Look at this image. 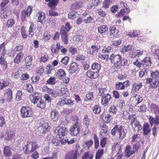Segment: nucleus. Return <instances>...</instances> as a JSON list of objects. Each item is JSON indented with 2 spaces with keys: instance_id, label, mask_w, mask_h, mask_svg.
Masks as SVG:
<instances>
[{
  "instance_id": "ddd939ff",
  "label": "nucleus",
  "mask_w": 159,
  "mask_h": 159,
  "mask_svg": "<svg viewBox=\"0 0 159 159\" xmlns=\"http://www.w3.org/2000/svg\"><path fill=\"white\" fill-rule=\"evenodd\" d=\"M50 128L49 123L46 122H44L39 127L40 132L43 134H44L49 131Z\"/></svg>"
},
{
  "instance_id": "49530a36",
  "label": "nucleus",
  "mask_w": 159,
  "mask_h": 159,
  "mask_svg": "<svg viewBox=\"0 0 159 159\" xmlns=\"http://www.w3.org/2000/svg\"><path fill=\"white\" fill-rule=\"evenodd\" d=\"M142 84L140 83H135L133 85V89L135 91H139L142 87Z\"/></svg>"
},
{
  "instance_id": "4d7b16f0",
  "label": "nucleus",
  "mask_w": 159,
  "mask_h": 159,
  "mask_svg": "<svg viewBox=\"0 0 159 159\" xmlns=\"http://www.w3.org/2000/svg\"><path fill=\"white\" fill-rule=\"evenodd\" d=\"M117 111V109L116 107L115 106H111L109 109V112H111L113 114H116Z\"/></svg>"
},
{
  "instance_id": "c03bdc74",
  "label": "nucleus",
  "mask_w": 159,
  "mask_h": 159,
  "mask_svg": "<svg viewBox=\"0 0 159 159\" xmlns=\"http://www.w3.org/2000/svg\"><path fill=\"white\" fill-rule=\"evenodd\" d=\"M109 30L110 32V34L111 35L113 34V35L117 34L119 32L118 30L113 26L110 27Z\"/></svg>"
},
{
  "instance_id": "58836bf2",
  "label": "nucleus",
  "mask_w": 159,
  "mask_h": 159,
  "mask_svg": "<svg viewBox=\"0 0 159 159\" xmlns=\"http://www.w3.org/2000/svg\"><path fill=\"white\" fill-rule=\"evenodd\" d=\"M4 154L6 156H10L11 154V148L9 146H6L4 149Z\"/></svg>"
},
{
  "instance_id": "2f4dec72",
  "label": "nucleus",
  "mask_w": 159,
  "mask_h": 159,
  "mask_svg": "<svg viewBox=\"0 0 159 159\" xmlns=\"http://www.w3.org/2000/svg\"><path fill=\"white\" fill-rule=\"evenodd\" d=\"M15 136V133L13 131L8 132L7 135L4 137V139L6 140H10Z\"/></svg>"
},
{
  "instance_id": "4be33fe9",
  "label": "nucleus",
  "mask_w": 159,
  "mask_h": 159,
  "mask_svg": "<svg viewBox=\"0 0 159 159\" xmlns=\"http://www.w3.org/2000/svg\"><path fill=\"white\" fill-rule=\"evenodd\" d=\"M31 143V141H28L26 145L23 147V149L26 153L29 154L33 152L31 151L32 146Z\"/></svg>"
},
{
  "instance_id": "8fccbe9b",
  "label": "nucleus",
  "mask_w": 159,
  "mask_h": 159,
  "mask_svg": "<svg viewBox=\"0 0 159 159\" xmlns=\"http://www.w3.org/2000/svg\"><path fill=\"white\" fill-rule=\"evenodd\" d=\"M150 73L151 76L156 79L155 80L159 77V71L157 70L155 71H151Z\"/></svg>"
},
{
  "instance_id": "72a5a7b5",
  "label": "nucleus",
  "mask_w": 159,
  "mask_h": 159,
  "mask_svg": "<svg viewBox=\"0 0 159 159\" xmlns=\"http://www.w3.org/2000/svg\"><path fill=\"white\" fill-rule=\"evenodd\" d=\"M101 65L97 63H94L93 64L92 67V69L95 71V72L98 73L100 70Z\"/></svg>"
},
{
  "instance_id": "6ab92c4d",
  "label": "nucleus",
  "mask_w": 159,
  "mask_h": 159,
  "mask_svg": "<svg viewBox=\"0 0 159 159\" xmlns=\"http://www.w3.org/2000/svg\"><path fill=\"white\" fill-rule=\"evenodd\" d=\"M143 53V50H135L133 52L129 54V57L131 58H134L137 56L139 57L141 56Z\"/></svg>"
},
{
  "instance_id": "f3484780",
  "label": "nucleus",
  "mask_w": 159,
  "mask_h": 159,
  "mask_svg": "<svg viewBox=\"0 0 159 159\" xmlns=\"http://www.w3.org/2000/svg\"><path fill=\"white\" fill-rule=\"evenodd\" d=\"M86 75L90 78L93 79L97 78L99 76L98 73L92 71L90 70L86 72Z\"/></svg>"
},
{
  "instance_id": "f03ea898",
  "label": "nucleus",
  "mask_w": 159,
  "mask_h": 159,
  "mask_svg": "<svg viewBox=\"0 0 159 159\" xmlns=\"http://www.w3.org/2000/svg\"><path fill=\"white\" fill-rule=\"evenodd\" d=\"M117 131L119 134V139H123L125 136V134L123 126L121 125H116L111 130V134L112 135H114Z\"/></svg>"
},
{
  "instance_id": "f8f14e48",
  "label": "nucleus",
  "mask_w": 159,
  "mask_h": 159,
  "mask_svg": "<svg viewBox=\"0 0 159 159\" xmlns=\"http://www.w3.org/2000/svg\"><path fill=\"white\" fill-rule=\"evenodd\" d=\"M111 99V97L109 93H107L102 96L101 99V103L104 106L108 104Z\"/></svg>"
},
{
  "instance_id": "13d9d810",
  "label": "nucleus",
  "mask_w": 159,
  "mask_h": 159,
  "mask_svg": "<svg viewBox=\"0 0 159 159\" xmlns=\"http://www.w3.org/2000/svg\"><path fill=\"white\" fill-rule=\"evenodd\" d=\"M56 78L55 77H50L47 81V83L48 84L54 85L56 83Z\"/></svg>"
},
{
  "instance_id": "473e14b6",
  "label": "nucleus",
  "mask_w": 159,
  "mask_h": 159,
  "mask_svg": "<svg viewBox=\"0 0 159 159\" xmlns=\"http://www.w3.org/2000/svg\"><path fill=\"white\" fill-rule=\"evenodd\" d=\"M103 154V149H99L96 152L95 159H101Z\"/></svg>"
},
{
  "instance_id": "c756f323",
  "label": "nucleus",
  "mask_w": 159,
  "mask_h": 159,
  "mask_svg": "<svg viewBox=\"0 0 159 159\" xmlns=\"http://www.w3.org/2000/svg\"><path fill=\"white\" fill-rule=\"evenodd\" d=\"M143 130L144 135H146L148 134L150 131L149 125L147 123L144 124L143 125Z\"/></svg>"
},
{
  "instance_id": "dca6fc26",
  "label": "nucleus",
  "mask_w": 159,
  "mask_h": 159,
  "mask_svg": "<svg viewBox=\"0 0 159 159\" xmlns=\"http://www.w3.org/2000/svg\"><path fill=\"white\" fill-rule=\"evenodd\" d=\"M141 32L139 30H134L130 32H127L126 33V35L130 38H134L138 36L141 34Z\"/></svg>"
},
{
  "instance_id": "b1692460",
  "label": "nucleus",
  "mask_w": 159,
  "mask_h": 159,
  "mask_svg": "<svg viewBox=\"0 0 159 159\" xmlns=\"http://www.w3.org/2000/svg\"><path fill=\"white\" fill-rule=\"evenodd\" d=\"M51 117L53 121H57L59 117V113L56 110L52 111L51 112Z\"/></svg>"
},
{
  "instance_id": "39448f33",
  "label": "nucleus",
  "mask_w": 159,
  "mask_h": 159,
  "mask_svg": "<svg viewBox=\"0 0 159 159\" xmlns=\"http://www.w3.org/2000/svg\"><path fill=\"white\" fill-rule=\"evenodd\" d=\"M128 119L130 120V124L133 128H137L138 131H139L142 129V126L139 122L136 120L135 115H129Z\"/></svg>"
},
{
  "instance_id": "aec40b11",
  "label": "nucleus",
  "mask_w": 159,
  "mask_h": 159,
  "mask_svg": "<svg viewBox=\"0 0 159 159\" xmlns=\"http://www.w3.org/2000/svg\"><path fill=\"white\" fill-rule=\"evenodd\" d=\"M60 33L62 38V41L66 44H67L68 43V35L67 32L66 31L64 30L63 29L61 30Z\"/></svg>"
},
{
  "instance_id": "0e129e2a",
  "label": "nucleus",
  "mask_w": 159,
  "mask_h": 159,
  "mask_svg": "<svg viewBox=\"0 0 159 159\" xmlns=\"http://www.w3.org/2000/svg\"><path fill=\"white\" fill-rule=\"evenodd\" d=\"M71 27L70 25V24L68 22H67L65 24V27H62L61 28V30L63 29L64 30H65L66 32H67L69 31L71 29Z\"/></svg>"
},
{
  "instance_id": "a19ab883",
  "label": "nucleus",
  "mask_w": 159,
  "mask_h": 159,
  "mask_svg": "<svg viewBox=\"0 0 159 159\" xmlns=\"http://www.w3.org/2000/svg\"><path fill=\"white\" fill-rule=\"evenodd\" d=\"M115 87L116 89L118 90H123L125 89V86L123 83L117 82L115 84Z\"/></svg>"
},
{
  "instance_id": "f704fd0d",
  "label": "nucleus",
  "mask_w": 159,
  "mask_h": 159,
  "mask_svg": "<svg viewBox=\"0 0 159 159\" xmlns=\"http://www.w3.org/2000/svg\"><path fill=\"white\" fill-rule=\"evenodd\" d=\"M61 92L60 95H62L64 97H66L69 96L70 94L69 91L67 89L63 88L60 90Z\"/></svg>"
},
{
  "instance_id": "bb28decb",
  "label": "nucleus",
  "mask_w": 159,
  "mask_h": 159,
  "mask_svg": "<svg viewBox=\"0 0 159 159\" xmlns=\"http://www.w3.org/2000/svg\"><path fill=\"white\" fill-rule=\"evenodd\" d=\"M149 120L150 124L152 126L153 124L157 125L159 123V118L157 116L155 118L150 116Z\"/></svg>"
},
{
  "instance_id": "7c9ffc66",
  "label": "nucleus",
  "mask_w": 159,
  "mask_h": 159,
  "mask_svg": "<svg viewBox=\"0 0 159 159\" xmlns=\"http://www.w3.org/2000/svg\"><path fill=\"white\" fill-rule=\"evenodd\" d=\"M130 149L131 147L130 146L128 145L126 147L125 150V153L126 154V156L127 157H129L134 153V151H130Z\"/></svg>"
},
{
  "instance_id": "bf43d9fd",
  "label": "nucleus",
  "mask_w": 159,
  "mask_h": 159,
  "mask_svg": "<svg viewBox=\"0 0 159 159\" xmlns=\"http://www.w3.org/2000/svg\"><path fill=\"white\" fill-rule=\"evenodd\" d=\"M93 98V95L92 93H89L87 94L84 98V101H87L88 100H92Z\"/></svg>"
},
{
  "instance_id": "79ce46f5",
  "label": "nucleus",
  "mask_w": 159,
  "mask_h": 159,
  "mask_svg": "<svg viewBox=\"0 0 159 159\" xmlns=\"http://www.w3.org/2000/svg\"><path fill=\"white\" fill-rule=\"evenodd\" d=\"M120 4L121 7L125 9L126 12L127 13H129V6H128L127 4L124 1H121L120 2Z\"/></svg>"
},
{
  "instance_id": "5701e85b",
  "label": "nucleus",
  "mask_w": 159,
  "mask_h": 159,
  "mask_svg": "<svg viewBox=\"0 0 159 159\" xmlns=\"http://www.w3.org/2000/svg\"><path fill=\"white\" fill-rule=\"evenodd\" d=\"M152 62L149 57H145L142 61V65L144 67L150 66Z\"/></svg>"
},
{
  "instance_id": "9d476101",
  "label": "nucleus",
  "mask_w": 159,
  "mask_h": 159,
  "mask_svg": "<svg viewBox=\"0 0 159 159\" xmlns=\"http://www.w3.org/2000/svg\"><path fill=\"white\" fill-rule=\"evenodd\" d=\"M146 84H149V87L151 88H155L159 86L158 80H154L151 78H148L146 82Z\"/></svg>"
},
{
  "instance_id": "a878e982",
  "label": "nucleus",
  "mask_w": 159,
  "mask_h": 159,
  "mask_svg": "<svg viewBox=\"0 0 159 159\" xmlns=\"http://www.w3.org/2000/svg\"><path fill=\"white\" fill-rule=\"evenodd\" d=\"M108 28L107 25H103L100 26L98 28V31L100 34L106 33L108 31Z\"/></svg>"
},
{
  "instance_id": "864d4df0",
  "label": "nucleus",
  "mask_w": 159,
  "mask_h": 159,
  "mask_svg": "<svg viewBox=\"0 0 159 159\" xmlns=\"http://www.w3.org/2000/svg\"><path fill=\"white\" fill-rule=\"evenodd\" d=\"M94 139L95 143V148L97 149L98 148L99 146V138L97 137L96 134H94Z\"/></svg>"
},
{
  "instance_id": "0eeeda50",
  "label": "nucleus",
  "mask_w": 159,
  "mask_h": 159,
  "mask_svg": "<svg viewBox=\"0 0 159 159\" xmlns=\"http://www.w3.org/2000/svg\"><path fill=\"white\" fill-rule=\"evenodd\" d=\"M56 75L59 79L63 80L64 83L67 84L69 82L70 79L66 76V73L64 70L61 69L58 70Z\"/></svg>"
},
{
  "instance_id": "20e7f679",
  "label": "nucleus",
  "mask_w": 159,
  "mask_h": 159,
  "mask_svg": "<svg viewBox=\"0 0 159 159\" xmlns=\"http://www.w3.org/2000/svg\"><path fill=\"white\" fill-rule=\"evenodd\" d=\"M20 115L23 118L32 116H33L32 110L28 107L23 106L20 109Z\"/></svg>"
},
{
  "instance_id": "ea45409f",
  "label": "nucleus",
  "mask_w": 159,
  "mask_h": 159,
  "mask_svg": "<svg viewBox=\"0 0 159 159\" xmlns=\"http://www.w3.org/2000/svg\"><path fill=\"white\" fill-rule=\"evenodd\" d=\"M78 68L77 64L75 62H73L71 64L70 66V70L71 73L75 72Z\"/></svg>"
},
{
  "instance_id": "69168bd1",
  "label": "nucleus",
  "mask_w": 159,
  "mask_h": 159,
  "mask_svg": "<svg viewBox=\"0 0 159 159\" xmlns=\"http://www.w3.org/2000/svg\"><path fill=\"white\" fill-rule=\"evenodd\" d=\"M83 123L84 125H85L88 127L89 124V120L88 118V116L85 115L83 119Z\"/></svg>"
},
{
  "instance_id": "6e6d98bb",
  "label": "nucleus",
  "mask_w": 159,
  "mask_h": 159,
  "mask_svg": "<svg viewBox=\"0 0 159 159\" xmlns=\"http://www.w3.org/2000/svg\"><path fill=\"white\" fill-rule=\"evenodd\" d=\"M108 91L106 88L100 89H99L98 94L99 96H102V95H105L108 93Z\"/></svg>"
},
{
  "instance_id": "a211bd4d",
  "label": "nucleus",
  "mask_w": 159,
  "mask_h": 159,
  "mask_svg": "<svg viewBox=\"0 0 159 159\" xmlns=\"http://www.w3.org/2000/svg\"><path fill=\"white\" fill-rule=\"evenodd\" d=\"M134 48L132 45H128L127 46H123L121 49V52L124 53L126 52H129L134 50Z\"/></svg>"
},
{
  "instance_id": "c9c22d12",
  "label": "nucleus",
  "mask_w": 159,
  "mask_h": 159,
  "mask_svg": "<svg viewBox=\"0 0 159 159\" xmlns=\"http://www.w3.org/2000/svg\"><path fill=\"white\" fill-rule=\"evenodd\" d=\"M51 96L55 98L57 97L61 94V92L60 89L55 90H54L51 89V93L49 94Z\"/></svg>"
},
{
  "instance_id": "1a4fd4ad",
  "label": "nucleus",
  "mask_w": 159,
  "mask_h": 159,
  "mask_svg": "<svg viewBox=\"0 0 159 159\" xmlns=\"http://www.w3.org/2000/svg\"><path fill=\"white\" fill-rule=\"evenodd\" d=\"M78 150L70 151L65 156V159H77L78 157Z\"/></svg>"
},
{
  "instance_id": "052dcab7",
  "label": "nucleus",
  "mask_w": 159,
  "mask_h": 159,
  "mask_svg": "<svg viewBox=\"0 0 159 159\" xmlns=\"http://www.w3.org/2000/svg\"><path fill=\"white\" fill-rule=\"evenodd\" d=\"M69 60V58L68 57L66 56L62 58L61 62L65 65H67Z\"/></svg>"
},
{
  "instance_id": "c85d7f7f",
  "label": "nucleus",
  "mask_w": 159,
  "mask_h": 159,
  "mask_svg": "<svg viewBox=\"0 0 159 159\" xmlns=\"http://www.w3.org/2000/svg\"><path fill=\"white\" fill-rule=\"evenodd\" d=\"M30 23V25L29 30V35L30 37H32L34 34V32L35 29L36 27L33 22H31Z\"/></svg>"
},
{
  "instance_id": "e433bc0d",
  "label": "nucleus",
  "mask_w": 159,
  "mask_h": 159,
  "mask_svg": "<svg viewBox=\"0 0 159 159\" xmlns=\"http://www.w3.org/2000/svg\"><path fill=\"white\" fill-rule=\"evenodd\" d=\"M31 144L32 148L31 151L33 152L36 150L37 148H39L40 145L38 144V142L35 141L31 142Z\"/></svg>"
},
{
  "instance_id": "cd10ccee",
  "label": "nucleus",
  "mask_w": 159,
  "mask_h": 159,
  "mask_svg": "<svg viewBox=\"0 0 159 159\" xmlns=\"http://www.w3.org/2000/svg\"><path fill=\"white\" fill-rule=\"evenodd\" d=\"M151 49V51L154 54L159 56V47L158 45L155 44L152 46Z\"/></svg>"
},
{
  "instance_id": "de8ad7c7",
  "label": "nucleus",
  "mask_w": 159,
  "mask_h": 159,
  "mask_svg": "<svg viewBox=\"0 0 159 159\" xmlns=\"http://www.w3.org/2000/svg\"><path fill=\"white\" fill-rule=\"evenodd\" d=\"M5 44L4 43L0 45V53L4 56L6 52V50L5 47Z\"/></svg>"
},
{
  "instance_id": "9b49d317",
  "label": "nucleus",
  "mask_w": 159,
  "mask_h": 159,
  "mask_svg": "<svg viewBox=\"0 0 159 159\" xmlns=\"http://www.w3.org/2000/svg\"><path fill=\"white\" fill-rule=\"evenodd\" d=\"M80 131L79 125L76 124H73L71 125L70 129V134L72 136H76L79 133Z\"/></svg>"
},
{
  "instance_id": "423d86ee",
  "label": "nucleus",
  "mask_w": 159,
  "mask_h": 159,
  "mask_svg": "<svg viewBox=\"0 0 159 159\" xmlns=\"http://www.w3.org/2000/svg\"><path fill=\"white\" fill-rule=\"evenodd\" d=\"M68 129L65 127H61L58 126L54 130V132L57 135V137L59 138H61L66 135Z\"/></svg>"
},
{
  "instance_id": "603ef678",
  "label": "nucleus",
  "mask_w": 159,
  "mask_h": 159,
  "mask_svg": "<svg viewBox=\"0 0 159 159\" xmlns=\"http://www.w3.org/2000/svg\"><path fill=\"white\" fill-rule=\"evenodd\" d=\"M112 118V116L110 114H107L105 116L104 120L106 123H108L110 122Z\"/></svg>"
},
{
  "instance_id": "4c0bfd02",
  "label": "nucleus",
  "mask_w": 159,
  "mask_h": 159,
  "mask_svg": "<svg viewBox=\"0 0 159 159\" xmlns=\"http://www.w3.org/2000/svg\"><path fill=\"white\" fill-rule=\"evenodd\" d=\"M93 155L90 152H86L82 156V159H93Z\"/></svg>"
},
{
  "instance_id": "5fc2aeb1",
  "label": "nucleus",
  "mask_w": 159,
  "mask_h": 159,
  "mask_svg": "<svg viewBox=\"0 0 159 159\" xmlns=\"http://www.w3.org/2000/svg\"><path fill=\"white\" fill-rule=\"evenodd\" d=\"M15 20L13 19L8 20L6 26L9 27H11L15 23Z\"/></svg>"
},
{
  "instance_id": "338daca9",
  "label": "nucleus",
  "mask_w": 159,
  "mask_h": 159,
  "mask_svg": "<svg viewBox=\"0 0 159 159\" xmlns=\"http://www.w3.org/2000/svg\"><path fill=\"white\" fill-rule=\"evenodd\" d=\"M23 48V46L22 45H20L18 46H16L13 50V52L14 53V52H18L19 51L20 52Z\"/></svg>"
},
{
  "instance_id": "4468645a",
  "label": "nucleus",
  "mask_w": 159,
  "mask_h": 159,
  "mask_svg": "<svg viewBox=\"0 0 159 159\" xmlns=\"http://www.w3.org/2000/svg\"><path fill=\"white\" fill-rule=\"evenodd\" d=\"M4 96L6 100L8 102H10L12 99V92L10 89H6L4 91Z\"/></svg>"
},
{
  "instance_id": "393cba45",
  "label": "nucleus",
  "mask_w": 159,
  "mask_h": 159,
  "mask_svg": "<svg viewBox=\"0 0 159 159\" xmlns=\"http://www.w3.org/2000/svg\"><path fill=\"white\" fill-rule=\"evenodd\" d=\"M23 53L22 52H20L16 56L14 60L15 63L17 64L19 63L22 59Z\"/></svg>"
},
{
  "instance_id": "774afa93",
  "label": "nucleus",
  "mask_w": 159,
  "mask_h": 159,
  "mask_svg": "<svg viewBox=\"0 0 159 159\" xmlns=\"http://www.w3.org/2000/svg\"><path fill=\"white\" fill-rule=\"evenodd\" d=\"M31 80L32 83L35 84L38 83L40 80V77L37 75H34L32 77Z\"/></svg>"
},
{
  "instance_id": "412c9836",
  "label": "nucleus",
  "mask_w": 159,
  "mask_h": 159,
  "mask_svg": "<svg viewBox=\"0 0 159 159\" xmlns=\"http://www.w3.org/2000/svg\"><path fill=\"white\" fill-rule=\"evenodd\" d=\"M100 46L97 45H92L89 49V52L90 54L94 55L96 54L100 48Z\"/></svg>"
},
{
  "instance_id": "09e8293b",
  "label": "nucleus",
  "mask_w": 159,
  "mask_h": 159,
  "mask_svg": "<svg viewBox=\"0 0 159 159\" xmlns=\"http://www.w3.org/2000/svg\"><path fill=\"white\" fill-rule=\"evenodd\" d=\"M58 0H51L48 3V6L51 8L57 6L58 3Z\"/></svg>"
},
{
  "instance_id": "3c124183",
  "label": "nucleus",
  "mask_w": 159,
  "mask_h": 159,
  "mask_svg": "<svg viewBox=\"0 0 159 159\" xmlns=\"http://www.w3.org/2000/svg\"><path fill=\"white\" fill-rule=\"evenodd\" d=\"M93 111L94 113L98 114L101 111V108L98 105H95L93 107Z\"/></svg>"
},
{
  "instance_id": "7ed1b4c3",
  "label": "nucleus",
  "mask_w": 159,
  "mask_h": 159,
  "mask_svg": "<svg viewBox=\"0 0 159 159\" xmlns=\"http://www.w3.org/2000/svg\"><path fill=\"white\" fill-rule=\"evenodd\" d=\"M111 62L115 67H118L121 65L122 62V57L118 54H111L110 57Z\"/></svg>"
},
{
  "instance_id": "2eb2a0df",
  "label": "nucleus",
  "mask_w": 159,
  "mask_h": 159,
  "mask_svg": "<svg viewBox=\"0 0 159 159\" xmlns=\"http://www.w3.org/2000/svg\"><path fill=\"white\" fill-rule=\"evenodd\" d=\"M37 16L38 17L37 21L41 23H43L45 21L46 16L45 13L43 12L39 11L38 12Z\"/></svg>"
},
{
  "instance_id": "37998d69",
  "label": "nucleus",
  "mask_w": 159,
  "mask_h": 159,
  "mask_svg": "<svg viewBox=\"0 0 159 159\" xmlns=\"http://www.w3.org/2000/svg\"><path fill=\"white\" fill-rule=\"evenodd\" d=\"M9 84V83L7 81L5 80H1L0 81V89H2Z\"/></svg>"
},
{
  "instance_id": "6e6552de",
  "label": "nucleus",
  "mask_w": 159,
  "mask_h": 159,
  "mask_svg": "<svg viewBox=\"0 0 159 159\" xmlns=\"http://www.w3.org/2000/svg\"><path fill=\"white\" fill-rule=\"evenodd\" d=\"M33 7L29 6L27 9L25 10H22L21 13V20L23 22L25 21L26 19V17L29 16L32 13Z\"/></svg>"
},
{
  "instance_id": "e2e57ef3",
  "label": "nucleus",
  "mask_w": 159,
  "mask_h": 159,
  "mask_svg": "<svg viewBox=\"0 0 159 159\" xmlns=\"http://www.w3.org/2000/svg\"><path fill=\"white\" fill-rule=\"evenodd\" d=\"M77 14L74 11H72L69 13L68 15V18L69 19H74L77 17Z\"/></svg>"
},
{
  "instance_id": "680f3d73",
  "label": "nucleus",
  "mask_w": 159,
  "mask_h": 159,
  "mask_svg": "<svg viewBox=\"0 0 159 159\" xmlns=\"http://www.w3.org/2000/svg\"><path fill=\"white\" fill-rule=\"evenodd\" d=\"M112 3L111 0H105L103 2V6L104 8H107L109 7V5Z\"/></svg>"
},
{
  "instance_id": "f257e3e1",
  "label": "nucleus",
  "mask_w": 159,
  "mask_h": 159,
  "mask_svg": "<svg viewBox=\"0 0 159 159\" xmlns=\"http://www.w3.org/2000/svg\"><path fill=\"white\" fill-rule=\"evenodd\" d=\"M30 101L34 104H37V107H39L42 109L45 107V104L41 97L39 96V93H34L29 96Z\"/></svg>"
},
{
  "instance_id": "a18cd8bd",
  "label": "nucleus",
  "mask_w": 159,
  "mask_h": 159,
  "mask_svg": "<svg viewBox=\"0 0 159 159\" xmlns=\"http://www.w3.org/2000/svg\"><path fill=\"white\" fill-rule=\"evenodd\" d=\"M24 88L29 92H32L33 91V87L31 84H26L24 85Z\"/></svg>"
}]
</instances>
